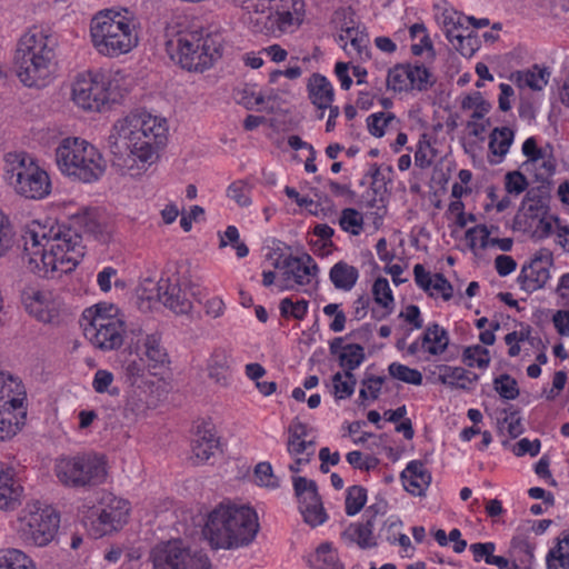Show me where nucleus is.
Masks as SVG:
<instances>
[{
	"instance_id": "1",
	"label": "nucleus",
	"mask_w": 569,
	"mask_h": 569,
	"mask_svg": "<svg viewBox=\"0 0 569 569\" xmlns=\"http://www.w3.org/2000/svg\"><path fill=\"white\" fill-rule=\"evenodd\" d=\"M81 232L107 242L110 230L97 209H84L70 219V226L51 227L48 232L31 230L24 237L23 259L29 268L43 277L54 271H72L84 256Z\"/></svg>"
},
{
	"instance_id": "2",
	"label": "nucleus",
	"mask_w": 569,
	"mask_h": 569,
	"mask_svg": "<svg viewBox=\"0 0 569 569\" xmlns=\"http://www.w3.org/2000/svg\"><path fill=\"white\" fill-rule=\"evenodd\" d=\"M167 132L166 119L148 112L131 113L118 120L108 139L112 166L124 173L152 163L166 143Z\"/></svg>"
},
{
	"instance_id": "3",
	"label": "nucleus",
	"mask_w": 569,
	"mask_h": 569,
	"mask_svg": "<svg viewBox=\"0 0 569 569\" xmlns=\"http://www.w3.org/2000/svg\"><path fill=\"white\" fill-rule=\"evenodd\" d=\"M58 44L57 34L42 28H33L20 38L14 67L24 86L40 87L50 78L54 71Z\"/></svg>"
},
{
	"instance_id": "4",
	"label": "nucleus",
	"mask_w": 569,
	"mask_h": 569,
	"mask_svg": "<svg viewBox=\"0 0 569 569\" xmlns=\"http://www.w3.org/2000/svg\"><path fill=\"white\" fill-rule=\"evenodd\" d=\"M259 530L253 509L220 503L209 515L203 536L214 549H233L250 545Z\"/></svg>"
},
{
	"instance_id": "5",
	"label": "nucleus",
	"mask_w": 569,
	"mask_h": 569,
	"mask_svg": "<svg viewBox=\"0 0 569 569\" xmlns=\"http://www.w3.org/2000/svg\"><path fill=\"white\" fill-rule=\"evenodd\" d=\"M84 337L90 343L102 351L119 349L128 341L129 349L138 348L134 338L142 336V328L138 325L128 326L123 315L113 305L98 303L82 313Z\"/></svg>"
},
{
	"instance_id": "6",
	"label": "nucleus",
	"mask_w": 569,
	"mask_h": 569,
	"mask_svg": "<svg viewBox=\"0 0 569 569\" xmlns=\"http://www.w3.org/2000/svg\"><path fill=\"white\" fill-rule=\"evenodd\" d=\"M56 161L62 173L86 183L100 179L106 169L100 152L79 138L62 140L56 150Z\"/></svg>"
},
{
	"instance_id": "7",
	"label": "nucleus",
	"mask_w": 569,
	"mask_h": 569,
	"mask_svg": "<svg viewBox=\"0 0 569 569\" xmlns=\"http://www.w3.org/2000/svg\"><path fill=\"white\" fill-rule=\"evenodd\" d=\"M90 32L94 48L107 57L127 53L138 43L133 24L119 13L96 16Z\"/></svg>"
},
{
	"instance_id": "8",
	"label": "nucleus",
	"mask_w": 569,
	"mask_h": 569,
	"mask_svg": "<svg viewBox=\"0 0 569 569\" xmlns=\"http://www.w3.org/2000/svg\"><path fill=\"white\" fill-rule=\"evenodd\" d=\"M6 163L4 179L18 193L30 199H42L49 194V176L24 152L8 153Z\"/></svg>"
},
{
	"instance_id": "9",
	"label": "nucleus",
	"mask_w": 569,
	"mask_h": 569,
	"mask_svg": "<svg viewBox=\"0 0 569 569\" xmlns=\"http://www.w3.org/2000/svg\"><path fill=\"white\" fill-rule=\"evenodd\" d=\"M54 472L58 480L68 488L96 487L107 477L103 458L93 453L60 458L56 461Z\"/></svg>"
},
{
	"instance_id": "10",
	"label": "nucleus",
	"mask_w": 569,
	"mask_h": 569,
	"mask_svg": "<svg viewBox=\"0 0 569 569\" xmlns=\"http://www.w3.org/2000/svg\"><path fill=\"white\" fill-rule=\"evenodd\" d=\"M221 41L219 36L202 34L191 31L179 34L177 39V53L179 63L189 71H204L221 57Z\"/></svg>"
},
{
	"instance_id": "11",
	"label": "nucleus",
	"mask_w": 569,
	"mask_h": 569,
	"mask_svg": "<svg viewBox=\"0 0 569 569\" xmlns=\"http://www.w3.org/2000/svg\"><path fill=\"white\" fill-rule=\"evenodd\" d=\"M150 559L153 569H210L208 557L180 539L158 543L152 548Z\"/></svg>"
},
{
	"instance_id": "12",
	"label": "nucleus",
	"mask_w": 569,
	"mask_h": 569,
	"mask_svg": "<svg viewBox=\"0 0 569 569\" xmlns=\"http://www.w3.org/2000/svg\"><path fill=\"white\" fill-rule=\"evenodd\" d=\"M21 537L26 543L44 547L51 542L59 529L60 516L51 506H43L37 501L29 506L24 517Z\"/></svg>"
},
{
	"instance_id": "13",
	"label": "nucleus",
	"mask_w": 569,
	"mask_h": 569,
	"mask_svg": "<svg viewBox=\"0 0 569 569\" xmlns=\"http://www.w3.org/2000/svg\"><path fill=\"white\" fill-rule=\"evenodd\" d=\"M72 99L84 110L100 111L109 99L103 77L91 72L78 74L72 84Z\"/></svg>"
},
{
	"instance_id": "14",
	"label": "nucleus",
	"mask_w": 569,
	"mask_h": 569,
	"mask_svg": "<svg viewBox=\"0 0 569 569\" xmlns=\"http://www.w3.org/2000/svg\"><path fill=\"white\" fill-rule=\"evenodd\" d=\"M552 266V252L547 248H541L528 262L522 264L517 282L520 288L528 293L540 290L545 288L550 279V269Z\"/></svg>"
},
{
	"instance_id": "15",
	"label": "nucleus",
	"mask_w": 569,
	"mask_h": 569,
	"mask_svg": "<svg viewBox=\"0 0 569 569\" xmlns=\"http://www.w3.org/2000/svg\"><path fill=\"white\" fill-rule=\"evenodd\" d=\"M282 269L286 289L309 284L318 272V266L308 253L301 257L289 256L283 260Z\"/></svg>"
},
{
	"instance_id": "16",
	"label": "nucleus",
	"mask_w": 569,
	"mask_h": 569,
	"mask_svg": "<svg viewBox=\"0 0 569 569\" xmlns=\"http://www.w3.org/2000/svg\"><path fill=\"white\" fill-rule=\"evenodd\" d=\"M157 296L167 308L177 315H186L192 308V303L182 291L178 279L172 281L170 278H161L157 283Z\"/></svg>"
},
{
	"instance_id": "17",
	"label": "nucleus",
	"mask_w": 569,
	"mask_h": 569,
	"mask_svg": "<svg viewBox=\"0 0 569 569\" xmlns=\"http://www.w3.org/2000/svg\"><path fill=\"white\" fill-rule=\"evenodd\" d=\"M551 182L542 179V182L527 190L521 202L525 217L538 219L546 217L549 211Z\"/></svg>"
},
{
	"instance_id": "18",
	"label": "nucleus",
	"mask_w": 569,
	"mask_h": 569,
	"mask_svg": "<svg viewBox=\"0 0 569 569\" xmlns=\"http://www.w3.org/2000/svg\"><path fill=\"white\" fill-rule=\"evenodd\" d=\"M140 342V337L134 338V343ZM136 348L130 349V353L142 356L147 362L149 370L163 368L169 363V356L166 348L162 346L161 338L158 335H147L142 340V346L138 345Z\"/></svg>"
},
{
	"instance_id": "19",
	"label": "nucleus",
	"mask_w": 569,
	"mask_h": 569,
	"mask_svg": "<svg viewBox=\"0 0 569 569\" xmlns=\"http://www.w3.org/2000/svg\"><path fill=\"white\" fill-rule=\"evenodd\" d=\"M22 302L26 310L42 322H51L54 318V309L51 305V292L28 287L22 291Z\"/></svg>"
},
{
	"instance_id": "20",
	"label": "nucleus",
	"mask_w": 569,
	"mask_h": 569,
	"mask_svg": "<svg viewBox=\"0 0 569 569\" xmlns=\"http://www.w3.org/2000/svg\"><path fill=\"white\" fill-rule=\"evenodd\" d=\"M129 510V502L127 500L112 498L99 513L98 522L101 527L99 535L104 536L120 529L127 521Z\"/></svg>"
},
{
	"instance_id": "21",
	"label": "nucleus",
	"mask_w": 569,
	"mask_h": 569,
	"mask_svg": "<svg viewBox=\"0 0 569 569\" xmlns=\"http://www.w3.org/2000/svg\"><path fill=\"white\" fill-rule=\"evenodd\" d=\"M271 7L273 0H246L247 23L253 32L264 33L272 30Z\"/></svg>"
},
{
	"instance_id": "22",
	"label": "nucleus",
	"mask_w": 569,
	"mask_h": 569,
	"mask_svg": "<svg viewBox=\"0 0 569 569\" xmlns=\"http://www.w3.org/2000/svg\"><path fill=\"white\" fill-rule=\"evenodd\" d=\"M400 478L405 489L415 496H423L431 482V475L420 460L410 461Z\"/></svg>"
},
{
	"instance_id": "23",
	"label": "nucleus",
	"mask_w": 569,
	"mask_h": 569,
	"mask_svg": "<svg viewBox=\"0 0 569 569\" xmlns=\"http://www.w3.org/2000/svg\"><path fill=\"white\" fill-rule=\"evenodd\" d=\"M307 90L312 104L322 110L319 114V119H322L325 116L323 110L330 107L335 97L331 82L325 76L313 73L308 80Z\"/></svg>"
},
{
	"instance_id": "24",
	"label": "nucleus",
	"mask_w": 569,
	"mask_h": 569,
	"mask_svg": "<svg viewBox=\"0 0 569 569\" xmlns=\"http://www.w3.org/2000/svg\"><path fill=\"white\" fill-rule=\"evenodd\" d=\"M301 7L302 3L298 0H273V7H271L272 28L277 26L279 29L286 30L295 23L299 24Z\"/></svg>"
},
{
	"instance_id": "25",
	"label": "nucleus",
	"mask_w": 569,
	"mask_h": 569,
	"mask_svg": "<svg viewBox=\"0 0 569 569\" xmlns=\"http://www.w3.org/2000/svg\"><path fill=\"white\" fill-rule=\"evenodd\" d=\"M219 450V438L212 428L208 426L198 427L192 441V452L194 457L204 462Z\"/></svg>"
},
{
	"instance_id": "26",
	"label": "nucleus",
	"mask_w": 569,
	"mask_h": 569,
	"mask_svg": "<svg viewBox=\"0 0 569 569\" xmlns=\"http://www.w3.org/2000/svg\"><path fill=\"white\" fill-rule=\"evenodd\" d=\"M22 488L17 485L8 468L0 462V510H13L19 505Z\"/></svg>"
},
{
	"instance_id": "27",
	"label": "nucleus",
	"mask_w": 569,
	"mask_h": 569,
	"mask_svg": "<svg viewBox=\"0 0 569 569\" xmlns=\"http://www.w3.org/2000/svg\"><path fill=\"white\" fill-rule=\"evenodd\" d=\"M373 527L372 520H366L363 523H350L341 533V537L346 542L357 543L361 549L373 548L377 546Z\"/></svg>"
},
{
	"instance_id": "28",
	"label": "nucleus",
	"mask_w": 569,
	"mask_h": 569,
	"mask_svg": "<svg viewBox=\"0 0 569 569\" xmlns=\"http://www.w3.org/2000/svg\"><path fill=\"white\" fill-rule=\"evenodd\" d=\"M478 375L461 367L443 366L439 375V381L450 388L470 389V385L478 380Z\"/></svg>"
},
{
	"instance_id": "29",
	"label": "nucleus",
	"mask_w": 569,
	"mask_h": 569,
	"mask_svg": "<svg viewBox=\"0 0 569 569\" xmlns=\"http://www.w3.org/2000/svg\"><path fill=\"white\" fill-rule=\"evenodd\" d=\"M329 277L337 289L349 291L355 287L359 271L356 267L339 261L331 268Z\"/></svg>"
},
{
	"instance_id": "30",
	"label": "nucleus",
	"mask_w": 569,
	"mask_h": 569,
	"mask_svg": "<svg viewBox=\"0 0 569 569\" xmlns=\"http://www.w3.org/2000/svg\"><path fill=\"white\" fill-rule=\"evenodd\" d=\"M515 77L519 86H526L535 91H540L547 86L550 71L547 67L533 64L528 70L517 71Z\"/></svg>"
},
{
	"instance_id": "31",
	"label": "nucleus",
	"mask_w": 569,
	"mask_h": 569,
	"mask_svg": "<svg viewBox=\"0 0 569 569\" xmlns=\"http://www.w3.org/2000/svg\"><path fill=\"white\" fill-rule=\"evenodd\" d=\"M208 376L219 385H226L229 371V356L222 349L214 350L207 365Z\"/></svg>"
},
{
	"instance_id": "32",
	"label": "nucleus",
	"mask_w": 569,
	"mask_h": 569,
	"mask_svg": "<svg viewBox=\"0 0 569 569\" xmlns=\"http://www.w3.org/2000/svg\"><path fill=\"white\" fill-rule=\"evenodd\" d=\"M547 569H569V532L558 539L557 545L551 548L546 558Z\"/></svg>"
},
{
	"instance_id": "33",
	"label": "nucleus",
	"mask_w": 569,
	"mask_h": 569,
	"mask_svg": "<svg viewBox=\"0 0 569 569\" xmlns=\"http://www.w3.org/2000/svg\"><path fill=\"white\" fill-rule=\"evenodd\" d=\"M515 132L507 128H495L489 137V149L492 154L505 157L513 141Z\"/></svg>"
},
{
	"instance_id": "34",
	"label": "nucleus",
	"mask_w": 569,
	"mask_h": 569,
	"mask_svg": "<svg viewBox=\"0 0 569 569\" xmlns=\"http://www.w3.org/2000/svg\"><path fill=\"white\" fill-rule=\"evenodd\" d=\"M466 16L457 12L453 9H446L438 18L439 23L446 34L449 42L455 41L457 33L453 30H468V26L465 22Z\"/></svg>"
},
{
	"instance_id": "35",
	"label": "nucleus",
	"mask_w": 569,
	"mask_h": 569,
	"mask_svg": "<svg viewBox=\"0 0 569 569\" xmlns=\"http://www.w3.org/2000/svg\"><path fill=\"white\" fill-rule=\"evenodd\" d=\"M407 73H409L407 81H410V90L426 91L432 84V74L423 64L412 66L410 63L405 64Z\"/></svg>"
},
{
	"instance_id": "36",
	"label": "nucleus",
	"mask_w": 569,
	"mask_h": 569,
	"mask_svg": "<svg viewBox=\"0 0 569 569\" xmlns=\"http://www.w3.org/2000/svg\"><path fill=\"white\" fill-rule=\"evenodd\" d=\"M398 123L399 120L391 112H377L367 118L368 131L377 138H381L388 128H393Z\"/></svg>"
},
{
	"instance_id": "37",
	"label": "nucleus",
	"mask_w": 569,
	"mask_h": 569,
	"mask_svg": "<svg viewBox=\"0 0 569 569\" xmlns=\"http://www.w3.org/2000/svg\"><path fill=\"white\" fill-rule=\"evenodd\" d=\"M295 493L299 500V509L302 505H310L317 502L320 496L317 490V483L313 480H309L305 477L293 478Z\"/></svg>"
},
{
	"instance_id": "38",
	"label": "nucleus",
	"mask_w": 569,
	"mask_h": 569,
	"mask_svg": "<svg viewBox=\"0 0 569 569\" xmlns=\"http://www.w3.org/2000/svg\"><path fill=\"white\" fill-rule=\"evenodd\" d=\"M366 359L365 349L361 345L349 343L339 353V366L342 369L356 370Z\"/></svg>"
},
{
	"instance_id": "39",
	"label": "nucleus",
	"mask_w": 569,
	"mask_h": 569,
	"mask_svg": "<svg viewBox=\"0 0 569 569\" xmlns=\"http://www.w3.org/2000/svg\"><path fill=\"white\" fill-rule=\"evenodd\" d=\"M372 295L375 298V301L382 306L383 308L388 309L386 313L382 315V317H386L392 311L393 307V297L392 291L389 286V281L386 278L379 277L376 279L373 286H372Z\"/></svg>"
},
{
	"instance_id": "40",
	"label": "nucleus",
	"mask_w": 569,
	"mask_h": 569,
	"mask_svg": "<svg viewBox=\"0 0 569 569\" xmlns=\"http://www.w3.org/2000/svg\"><path fill=\"white\" fill-rule=\"evenodd\" d=\"M318 565L312 566L311 569H343L340 563L338 555L332 550L331 545L328 542L321 543L317 550Z\"/></svg>"
},
{
	"instance_id": "41",
	"label": "nucleus",
	"mask_w": 569,
	"mask_h": 569,
	"mask_svg": "<svg viewBox=\"0 0 569 569\" xmlns=\"http://www.w3.org/2000/svg\"><path fill=\"white\" fill-rule=\"evenodd\" d=\"M461 108L465 110L473 109L471 118L473 120H480L490 111L491 104L483 99L479 91H476L463 98Z\"/></svg>"
},
{
	"instance_id": "42",
	"label": "nucleus",
	"mask_w": 569,
	"mask_h": 569,
	"mask_svg": "<svg viewBox=\"0 0 569 569\" xmlns=\"http://www.w3.org/2000/svg\"><path fill=\"white\" fill-rule=\"evenodd\" d=\"M389 375L402 382L420 386L422 383V375L419 370L409 368L408 366L392 362L388 367Z\"/></svg>"
},
{
	"instance_id": "43",
	"label": "nucleus",
	"mask_w": 569,
	"mask_h": 569,
	"mask_svg": "<svg viewBox=\"0 0 569 569\" xmlns=\"http://www.w3.org/2000/svg\"><path fill=\"white\" fill-rule=\"evenodd\" d=\"M450 43L466 58L472 57L480 47V41L473 31L457 33L455 41Z\"/></svg>"
},
{
	"instance_id": "44",
	"label": "nucleus",
	"mask_w": 569,
	"mask_h": 569,
	"mask_svg": "<svg viewBox=\"0 0 569 569\" xmlns=\"http://www.w3.org/2000/svg\"><path fill=\"white\" fill-rule=\"evenodd\" d=\"M367 502V490L361 486H352L347 490L346 513L357 515Z\"/></svg>"
},
{
	"instance_id": "45",
	"label": "nucleus",
	"mask_w": 569,
	"mask_h": 569,
	"mask_svg": "<svg viewBox=\"0 0 569 569\" xmlns=\"http://www.w3.org/2000/svg\"><path fill=\"white\" fill-rule=\"evenodd\" d=\"M493 388L506 400H515L520 393L516 379L508 373L495 378Z\"/></svg>"
},
{
	"instance_id": "46",
	"label": "nucleus",
	"mask_w": 569,
	"mask_h": 569,
	"mask_svg": "<svg viewBox=\"0 0 569 569\" xmlns=\"http://www.w3.org/2000/svg\"><path fill=\"white\" fill-rule=\"evenodd\" d=\"M409 73L405 69V64H397L389 69L387 77L388 89L395 92H402L410 90V81H407Z\"/></svg>"
},
{
	"instance_id": "47",
	"label": "nucleus",
	"mask_w": 569,
	"mask_h": 569,
	"mask_svg": "<svg viewBox=\"0 0 569 569\" xmlns=\"http://www.w3.org/2000/svg\"><path fill=\"white\" fill-rule=\"evenodd\" d=\"M339 224L342 230L358 236L362 231V214L353 208H346L341 212Z\"/></svg>"
},
{
	"instance_id": "48",
	"label": "nucleus",
	"mask_w": 569,
	"mask_h": 569,
	"mask_svg": "<svg viewBox=\"0 0 569 569\" xmlns=\"http://www.w3.org/2000/svg\"><path fill=\"white\" fill-rule=\"evenodd\" d=\"M144 391L132 390L128 396L123 408V415L127 419H136L142 415L147 409V403L143 399Z\"/></svg>"
},
{
	"instance_id": "49",
	"label": "nucleus",
	"mask_w": 569,
	"mask_h": 569,
	"mask_svg": "<svg viewBox=\"0 0 569 569\" xmlns=\"http://www.w3.org/2000/svg\"><path fill=\"white\" fill-rule=\"evenodd\" d=\"M33 568L32 561L22 552L17 549L8 550L0 558V569H31Z\"/></svg>"
},
{
	"instance_id": "50",
	"label": "nucleus",
	"mask_w": 569,
	"mask_h": 569,
	"mask_svg": "<svg viewBox=\"0 0 569 569\" xmlns=\"http://www.w3.org/2000/svg\"><path fill=\"white\" fill-rule=\"evenodd\" d=\"M463 361L468 367L487 368L490 363L489 350L480 345L468 347L463 351Z\"/></svg>"
},
{
	"instance_id": "51",
	"label": "nucleus",
	"mask_w": 569,
	"mask_h": 569,
	"mask_svg": "<svg viewBox=\"0 0 569 569\" xmlns=\"http://www.w3.org/2000/svg\"><path fill=\"white\" fill-rule=\"evenodd\" d=\"M511 548L512 553L518 556L516 559L520 565L531 568L535 558V546L525 538H515L511 541Z\"/></svg>"
},
{
	"instance_id": "52",
	"label": "nucleus",
	"mask_w": 569,
	"mask_h": 569,
	"mask_svg": "<svg viewBox=\"0 0 569 569\" xmlns=\"http://www.w3.org/2000/svg\"><path fill=\"white\" fill-rule=\"evenodd\" d=\"M300 512L303 516L305 521L311 527L322 525L327 519V513L322 506L321 498L317 502L310 505H302Z\"/></svg>"
},
{
	"instance_id": "53",
	"label": "nucleus",
	"mask_w": 569,
	"mask_h": 569,
	"mask_svg": "<svg viewBox=\"0 0 569 569\" xmlns=\"http://www.w3.org/2000/svg\"><path fill=\"white\" fill-rule=\"evenodd\" d=\"M528 187L529 182L521 171L513 170L505 174V189L508 194L519 196L526 191Z\"/></svg>"
},
{
	"instance_id": "54",
	"label": "nucleus",
	"mask_w": 569,
	"mask_h": 569,
	"mask_svg": "<svg viewBox=\"0 0 569 569\" xmlns=\"http://www.w3.org/2000/svg\"><path fill=\"white\" fill-rule=\"evenodd\" d=\"M432 333L431 340L432 345L427 347V351L432 356L441 355L446 351L449 345V336L447 330L441 328L438 323H432L429 326Z\"/></svg>"
},
{
	"instance_id": "55",
	"label": "nucleus",
	"mask_w": 569,
	"mask_h": 569,
	"mask_svg": "<svg viewBox=\"0 0 569 569\" xmlns=\"http://www.w3.org/2000/svg\"><path fill=\"white\" fill-rule=\"evenodd\" d=\"M279 309L282 317H292L301 320L308 311V301L301 299L293 302L290 298H284L280 301Z\"/></svg>"
},
{
	"instance_id": "56",
	"label": "nucleus",
	"mask_w": 569,
	"mask_h": 569,
	"mask_svg": "<svg viewBox=\"0 0 569 569\" xmlns=\"http://www.w3.org/2000/svg\"><path fill=\"white\" fill-rule=\"evenodd\" d=\"M14 243V231L9 219L0 210V258L6 256Z\"/></svg>"
},
{
	"instance_id": "57",
	"label": "nucleus",
	"mask_w": 569,
	"mask_h": 569,
	"mask_svg": "<svg viewBox=\"0 0 569 569\" xmlns=\"http://www.w3.org/2000/svg\"><path fill=\"white\" fill-rule=\"evenodd\" d=\"M227 196L241 207H247L251 203L250 188L241 180L234 181L228 187Z\"/></svg>"
},
{
	"instance_id": "58",
	"label": "nucleus",
	"mask_w": 569,
	"mask_h": 569,
	"mask_svg": "<svg viewBox=\"0 0 569 569\" xmlns=\"http://www.w3.org/2000/svg\"><path fill=\"white\" fill-rule=\"evenodd\" d=\"M254 477L257 483L269 488L279 486L277 477L273 475L272 467L269 462H259L254 468Z\"/></svg>"
},
{
	"instance_id": "59",
	"label": "nucleus",
	"mask_w": 569,
	"mask_h": 569,
	"mask_svg": "<svg viewBox=\"0 0 569 569\" xmlns=\"http://www.w3.org/2000/svg\"><path fill=\"white\" fill-rule=\"evenodd\" d=\"M112 381H113V375L110 371L99 369L94 373L92 387H93L94 391L98 393L109 392L110 395H117L118 393L117 388H114L112 390L109 389Z\"/></svg>"
},
{
	"instance_id": "60",
	"label": "nucleus",
	"mask_w": 569,
	"mask_h": 569,
	"mask_svg": "<svg viewBox=\"0 0 569 569\" xmlns=\"http://www.w3.org/2000/svg\"><path fill=\"white\" fill-rule=\"evenodd\" d=\"M479 232L480 236V247L482 249H486L488 247H491V240L490 233L491 230L486 224H478L476 227H472L466 231V239L470 241V247L473 248L476 243L475 233Z\"/></svg>"
},
{
	"instance_id": "61",
	"label": "nucleus",
	"mask_w": 569,
	"mask_h": 569,
	"mask_svg": "<svg viewBox=\"0 0 569 569\" xmlns=\"http://www.w3.org/2000/svg\"><path fill=\"white\" fill-rule=\"evenodd\" d=\"M402 526L400 519L396 517L388 518L380 529L379 537L385 538L390 543L397 542V536L399 533V528Z\"/></svg>"
},
{
	"instance_id": "62",
	"label": "nucleus",
	"mask_w": 569,
	"mask_h": 569,
	"mask_svg": "<svg viewBox=\"0 0 569 569\" xmlns=\"http://www.w3.org/2000/svg\"><path fill=\"white\" fill-rule=\"evenodd\" d=\"M147 368L148 366L144 361V358L142 356H138V359H132L126 365V376L131 380L132 383H134L138 378L143 377Z\"/></svg>"
},
{
	"instance_id": "63",
	"label": "nucleus",
	"mask_w": 569,
	"mask_h": 569,
	"mask_svg": "<svg viewBox=\"0 0 569 569\" xmlns=\"http://www.w3.org/2000/svg\"><path fill=\"white\" fill-rule=\"evenodd\" d=\"M332 382L338 398L351 397L355 392L356 381H343L341 372L333 375Z\"/></svg>"
},
{
	"instance_id": "64",
	"label": "nucleus",
	"mask_w": 569,
	"mask_h": 569,
	"mask_svg": "<svg viewBox=\"0 0 569 569\" xmlns=\"http://www.w3.org/2000/svg\"><path fill=\"white\" fill-rule=\"evenodd\" d=\"M522 153L528 158V161L525 163H531L532 166H537V163L542 159V150L537 147L536 139L530 137L522 144Z\"/></svg>"
}]
</instances>
